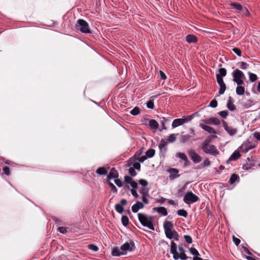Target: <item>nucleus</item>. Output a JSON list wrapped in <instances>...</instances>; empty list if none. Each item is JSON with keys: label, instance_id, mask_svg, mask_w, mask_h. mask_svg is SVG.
<instances>
[{"label": "nucleus", "instance_id": "1", "mask_svg": "<svg viewBox=\"0 0 260 260\" xmlns=\"http://www.w3.org/2000/svg\"><path fill=\"white\" fill-rule=\"evenodd\" d=\"M138 219L141 224L149 229L154 231L153 217L148 216L145 214L140 213L138 214Z\"/></svg>", "mask_w": 260, "mask_h": 260}, {"label": "nucleus", "instance_id": "2", "mask_svg": "<svg viewBox=\"0 0 260 260\" xmlns=\"http://www.w3.org/2000/svg\"><path fill=\"white\" fill-rule=\"evenodd\" d=\"M233 81L237 85L244 84V80L245 79L244 74L240 70L236 69L232 73Z\"/></svg>", "mask_w": 260, "mask_h": 260}, {"label": "nucleus", "instance_id": "3", "mask_svg": "<svg viewBox=\"0 0 260 260\" xmlns=\"http://www.w3.org/2000/svg\"><path fill=\"white\" fill-rule=\"evenodd\" d=\"M76 28L83 33L90 32L89 25L87 22L83 19H79L76 24Z\"/></svg>", "mask_w": 260, "mask_h": 260}, {"label": "nucleus", "instance_id": "4", "mask_svg": "<svg viewBox=\"0 0 260 260\" xmlns=\"http://www.w3.org/2000/svg\"><path fill=\"white\" fill-rule=\"evenodd\" d=\"M203 150L206 153L216 156L219 154V151L213 145H210L205 142L203 144Z\"/></svg>", "mask_w": 260, "mask_h": 260}, {"label": "nucleus", "instance_id": "5", "mask_svg": "<svg viewBox=\"0 0 260 260\" xmlns=\"http://www.w3.org/2000/svg\"><path fill=\"white\" fill-rule=\"evenodd\" d=\"M199 200V197L191 191L187 192L183 198V201L187 204L195 203Z\"/></svg>", "mask_w": 260, "mask_h": 260}, {"label": "nucleus", "instance_id": "6", "mask_svg": "<svg viewBox=\"0 0 260 260\" xmlns=\"http://www.w3.org/2000/svg\"><path fill=\"white\" fill-rule=\"evenodd\" d=\"M191 119V118H182L176 119L173 121L172 126L173 128H175L189 121Z\"/></svg>", "mask_w": 260, "mask_h": 260}, {"label": "nucleus", "instance_id": "7", "mask_svg": "<svg viewBox=\"0 0 260 260\" xmlns=\"http://www.w3.org/2000/svg\"><path fill=\"white\" fill-rule=\"evenodd\" d=\"M221 122L224 129L230 136H234L237 133V128L231 126H229L227 123L224 120H222Z\"/></svg>", "mask_w": 260, "mask_h": 260}, {"label": "nucleus", "instance_id": "8", "mask_svg": "<svg viewBox=\"0 0 260 260\" xmlns=\"http://www.w3.org/2000/svg\"><path fill=\"white\" fill-rule=\"evenodd\" d=\"M188 154L191 160L196 164L199 163L202 160V157L194 150H189Z\"/></svg>", "mask_w": 260, "mask_h": 260}, {"label": "nucleus", "instance_id": "9", "mask_svg": "<svg viewBox=\"0 0 260 260\" xmlns=\"http://www.w3.org/2000/svg\"><path fill=\"white\" fill-rule=\"evenodd\" d=\"M166 237L170 239H174L178 240L179 236L177 232L174 229L165 232Z\"/></svg>", "mask_w": 260, "mask_h": 260}, {"label": "nucleus", "instance_id": "10", "mask_svg": "<svg viewBox=\"0 0 260 260\" xmlns=\"http://www.w3.org/2000/svg\"><path fill=\"white\" fill-rule=\"evenodd\" d=\"M256 146L255 145H252L250 142L243 144L241 147H239L241 151L243 153H246L249 150L254 148Z\"/></svg>", "mask_w": 260, "mask_h": 260}, {"label": "nucleus", "instance_id": "11", "mask_svg": "<svg viewBox=\"0 0 260 260\" xmlns=\"http://www.w3.org/2000/svg\"><path fill=\"white\" fill-rule=\"evenodd\" d=\"M203 122L206 124H213L215 125H219L221 122L220 120L216 117H211L203 120Z\"/></svg>", "mask_w": 260, "mask_h": 260}, {"label": "nucleus", "instance_id": "12", "mask_svg": "<svg viewBox=\"0 0 260 260\" xmlns=\"http://www.w3.org/2000/svg\"><path fill=\"white\" fill-rule=\"evenodd\" d=\"M177 248V244L174 241H172L171 243L170 252L172 254H173V258L175 260L179 259V257H178Z\"/></svg>", "mask_w": 260, "mask_h": 260}, {"label": "nucleus", "instance_id": "13", "mask_svg": "<svg viewBox=\"0 0 260 260\" xmlns=\"http://www.w3.org/2000/svg\"><path fill=\"white\" fill-rule=\"evenodd\" d=\"M127 204V201L125 199H122L120 201V204H117L115 205V210L119 213H122L123 212L124 208L123 206Z\"/></svg>", "mask_w": 260, "mask_h": 260}, {"label": "nucleus", "instance_id": "14", "mask_svg": "<svg viewBox=\"0 0 260 260\" xmlns=\"http://www.w3.org/2000/svg\"><path fill=\"white\" fill-rule=\"evenodd\" d=\"M134 246L133 242L131 243H125L121 246V249L123 250L125 254L127 251H131L133 250V248Z\"/></svg>", "mask_w": 260, "mask_h": 260}, {"label": "nucleus", "instance_id": "15", "mask_svg": "<svg viewBox=\"0 0 260 260\" xmlns=\"http://www.w3.org/2000/svg\"><path fill=\"white\" fill-rule=\"evenodd\" d=\"M118 177V172L114 168H112L110 170V173L107 176V181H110V179H113V178L116 179Z\"/></svg>", "mask_w": 260, "mask_h": 260}, {"label": "nucleus", "instance_id": "16", "mask_svg": "<svg viewBox=\"0 0 260 260\" xmlns=\"http://www.w3.org/2000/svg\"><path fill=\"white\" fill-rule=\"evenodd\" d=\"M200 126L202 129H203L204 130H205V131L207 132L208 133H209L210 134H216L217 133L216 131L213 127L209 126L208 125L204 124L202 123H200Z\"/></svg>", "mask_w": 260, "mask_h": 260}, {"label": "nucleus", "instance_id": "17", "mask_svg": "<svg viewBox=\"0 0 260 260\" xmlns=\"http://www.w3.org/2000/svg\"><path fill=\"white\" fill-rule=\"evenodd\" d=\"M229 5L232 9L236 10L237 13H241L243 7L241 5L237 3H231Z\"/></svg>", "mask_w": 260, "mask_h": 260}, {"label": "nucleus", "instance_id": "18", "mask_svg": "<svg viewBox=\"0 0 260 260\" xmlns=\"http://www.w3.org/2000/svg\"><path fill=\"white\" fill-rule=\"evenodd\" d=\"M178 249L180 253L178 252V257H179V259H181V260H186L187 259V256L185 253V250L182 246H179Z\"/></svg>", "mask_w": 260, "mask_h": 260}, {"label": "nucleus", "instance_id": "19", "mask_svg": "<svg viewBox=\"0 0 260 260\" xmlns=\"http://www.w3.org/2000/svg\"><path fill=\"white\" fill-rule=\"evenodd\" d=\"M144 208V205L140 201H137L135 204L132 207V210L134 213H137L140 209Z\"/></svg>", "mask_w": 260, "mask_h": 260}, {"label": "nucleus", "instance_id": "20", "mask_svg": "<svg viewBox=\"0 0 260 260\" xmlns=\"http://www.w3.org/2000/svg\"><path fill=\"white\" fill-rule=\"evenodd\" d=\"M241 151L240 149H239V148L237 150L234 152V153L232 154V155L229 158L230 160H236L238 159L241 156L240 153Z\"/></svg>", "mask_w": 260, "mask_h": 260}, {"label": "nucleus", "instance_id": "21", "mask_svg": "<svg viewBox=\"0 0 260 260\" xmlns=\"http://www.w3.org/2000/svg\"><path fill=\"white\" fill-rule=\"evenodd\" d=\"M163 226L165 232L174 229V225L173 223L171 221L168 220L165 221L164 222Z\"/></svg>", "mask_w": 260, "mask_h": 260}, {"label": "nucleus", "instance_id": "22", "mask_svg": "<svg viewBox=\"0 0 260 260\" xmlns=\"http://www.w3.org/2000/svg\"><path fill=\"white\" fill-rule=\"evenodd\" d=\"M153 210L156 211L158 213L161 214L163 216H166L168 214V212L166 208L164 207H154Z\"/></svg>", "mask_w": 260, "mask_h": 260}, {"label": "nucleus", "instance_id": "23", "mask_svg": "<svg viewBox=\"0 0 260 260\" xmlns=\"http://www.w3.org/2000/svg\"><path fill=\"white\" fill-rule=\"evenodd\" d=\"M112 254L113 256H120L121 255L125 254L123 250L121 249L120 248L116 247L114 248L112 251Z\"/></svg>", "mask_w": 260, "mask_h": 260}, {"label": "nucleus", "instance_id": "24", "mask_svg": "<svg viewBox=\"0 0 260 260\" xmlns=\"http://www.w3.org/2000/svg\"><path fill=\"white\" fill-rule=\"evenodd\" d=\"M186 41L188 43H196L197 42L198 39L194 35H188L186 37Z\"/></svg>", "mask_w": 260, "mask_h": 260}, {"label": "nucleus", "instance_id": "25", "mask_svg": "<svg viewBox=\"0 0 260 260\" xmlns=\"http://www.w3.org/2000/svg\"><path fill=\"white\" fill-rule=\"evenodd\" d=\"M245 91V87L242 86V85H238L236 89V93L239 95H242L244 94Z\"/></svg>", "mask_w": 260, "mask_h": 260}, {"label": "nucleus", "instance_id": "26", "mask_svg": "<svg viewBox=\"0 0 260 260\" xmlns=\"http://www.w3.org/2000/svg\"><path fill=\"white\" fill-rule=\"evenodd\" d=\"M177 156L182 160H183L185 165H187L188 163V160L186 155L184 153L179 152L177 154Z\"/></svg>", "mask_w": 260, "mask_h": 260}, {"label": "nucleus", "instance_id": "27", "mask_svg": "<svg viewBox=\"0 0 260 260\" xmlns=\"http://www.w3.org/2000/svg\"><path fill=\"white\" fill-rule=\"evenodd\" d=\"M96 173L99 175H106L108 173V170L105 168L100 167L96 170Z\"/></svg>", "mask_w": 260, "mask_h": 260}, {"label": "nucleus", "instance_id": "28", "mask_svg": "<svg viewBox=\"0 0 260 260\" xmlns=\"http://www.w3.org/2000/svg\"><path fill=\"white\" fill-rule=\"evenodd\" d=\"M149 125L152 129H156L158 127V123L154 119L149 121Z\"/></svg>", "mask_w": 260, "mask_h": 260}, {"label": "nucleus", "instance_id": "29", "mask_svg": "<svg viewBox=\"0 0 260 260\" xmlns=\"http://www.w3.org/2000/svg\"><path fill=\"white\" fill-rule=\"evenodd\" d=\"M191 136L188 135H183L180 138V142L184 143L189 141Z\"/></svg>", "mask_w": 260, "mask_h": 260}, {"label": "nucleus", "instance_id": "30", "mask_svg": "<svg viewBox=\"0 0 260 260\" xmlns=\"http://www.w3.org/2000/svg\"><path fill=\"white\" fill-rule=\"evenodd\" d=\"M238 179H239V176L235 174H232L229 179V183L231 184H233V183H234L235 182V181Z\"/></svg>", "mask_w": 260, "mask_h": 260}, {"label": "nucleus", "instance_id": "31", "mask_svg": "<svg viewBox=\"0 0 260 260\" xmlns=\"http://www.w3.org/2000/svg\"><path fill=\"white\" fill-rule=\"evenodd\" d=\"M155 154V150L153 149H149L146 152V155L148 158L152 157Z\"/></svg>", "mask_w": 260, "mask_h": 260}, {"label": "nucleus", "instance_id": "32", "mask_svg": "<svg viewBox=\"0 0 260 260\" xmlns=\"http://www.w3.org/2000/svg\"><path fill=\"white\" fill-rule=\"evenodd\" d=\"M226 75V70L224 68H220L219 69V74H217L216 76H219V77L225 76Z\"/></svg>", "mask_w": 260, "mask_h": 260}, {"label": "nucleus", "instance_id": "33", "mask_svg": "<svg viewBox=\"0 0 260 260\" xmlns=\"http://www.w3.org/2000/svg\"><path fill=\"white\" fill-rule=\"evenodd\" d=\"M177 214L178 215L183 216L184 217H186L187 216V212L184 209H180L178 210Z\"/></svg>", "mask_w": 260, "mask_h": 260}, {"label": "nucleus", "instance_id": "34", "mask_svg": "<svg viewBox=\"0 0 260 260\" xmlns=\"http://www.w3.org/2000/svg\"><path fill=\"white\" fill-rule=\"evenodd\" d=\"M121 222L122 224L126 226L127 225L129 222V219L126 216H122L121 217Z\"/></svg>", "mask_w": 260, "mask_h": 260}, {"label": "nucleus", "instance_id": "35", "mask_svg": "<svg viewBox=\"0 0 260 260\" xmlns=\"http://www.w3.org/2000/svg\"><path fill=\"white\" fill-rule=\"evenodd\" d=\"M248 74L249 75V80L251 82H253L257 80V77L256 75L250 72L248 73Z\"/></svg>", "mask_w": 260, "mask_h": 260}, {"label": "nucleus", "instance_id": "36", "mask_svg": "<svg viewBox=\"0 0 260 260\" xmlns=\"http://www.w3.org/2000/svg\"><path fill=\"white\" fill-rule=\"evenodd\" d=\"M140 112V110L138 107H135L130 112V113L133 115H137Z\"/></svg>", "mask_w": 260, "mask_h": 260}, {"label": "nucleus", "instance_id": "37", "mask_svg": "<svg viewBox=\"0 0 260 260\" xmlns=\"http://www.w3.org/2000/svg\"><path fill=\"white\" fill-rule=\"evenodd\" d=\"M167 145V142L164 140H161V141H160V142L159 144V146H158L159 148L161 150H162V149L165 148Z\"/></svg>", "mask_w": 260, "mask_h": 260}, {"label": "nucleus", "instance_id": "38", "mask_svg": "<svg viewBox=\"0 0 260 260\" xmlns=\"http://www.w3.org/2000/svg\"><path fill=\"white\" fill-rule=\"evenodd\" d=\"M189 251L193 255H194V256H198L199 255V252L198 251V250L194 248H193V247H191L189 249Z\"/></svg>", "mask_w": 260, "mask_h": 260}, {"label": "nucleus", "instance_id": "39", "mask_svg": "<svg viewBox=\"0 0 260 260\" xmlns=\"http://www.w3.org/2000/svg\"><path fill=\"white\" fill-rule=\"evenodd\" d=\"M176 139V135L175 134H171L169 136L168 141L170 143H173L175 141Z\"/></svg>", "mask_w": 260, "mask_h": 260}, {"label": "nucleus", "instance_id": "40", "mask_svg": "<svg viewBox=\"0 0 260 260\" xmlns=\"http://www.w3.org/2000/svg\"><path fill=\"white\" fill-rule=\"evenodd\" d=\"M108 184H109V186L110 187L112 191L114 192H117V189L116 188V187H115V186L112 183H111L110 181H107Z\"/></svg>", "mask_w": 260, "mask_h": 260}, {"label": "nucleus", "instance_id": "41", "mask_svg": "<svg viewBox=\"0 0 260 260\" xmlns=\"http://www.w3.org/2000/svg\"><path fill=\"white\" fill-rule=\"evenodd\" d=\"M227 107L231 111H233L235 110V106L230 102H228Z\"/></svg>", "mask_w": 260, "mask_h": 260}, {"label": "nucleus", "instance_id": "42", "mask_svg": "<svg viewBox=\"0 0 260 260\" xmlns=\"http://www.w3.org/2000/svg\"><path fill=\"white\" fill-rule=\"evenodd\" d=\"M238 64L239 67L243 70L246 69L247 67L248 66V64L246 62L243 61L239 62Z\"/></svg>", "mask_w": 260, "mask_h": 260}, {"label": "nucleus", "instance_id": "43", "mask_svg": "<svg viewBox=\"0 0 260 260\" xmlns=\"http://www.w3.org/2000/svg\"><path fill=\"white\" fill-rule=\"evenodd\" d=\"M216 79L217 82L219 86L225 84L221 77H219V76H216Z\"/></svg>", "mask_w": 260, "mask_h": 260}, {"label": "nucleus", "instance_id": "44", "mask_svg": "<svg viewBox=\"0 0 260 260\" xmlns=\"http://www.w3.org/2000/svg\"><path fill=\"white\" fill-rule=\"evenodd\" d=\"M88 247L89 249L94 251H97L99 250V248L94 244H89L88 245Z\"/></svg>", "mask_w": 260, "mask_h": 260}, {"label": "nucleus", "instance_id": "45", "mask_svg": "<svg viewBox=\"0 0 260 260\" xmlns=\"http://www.w3.org/2000/svg\"><path fill=\"white\" fill-rule=\"evenodd\" d=\"M241 13H242V14L243 15H245V16H248L249 15L250 13L248 11V10H247V9L245 7H243L242 8V11H241Z\"/></svg>", "mask_w": 260, "mask_h": 260}, {"label": "nucleus", "instance_id": "46", "mask_svg": "<svg viewBox=\"0 0 260 260\" xmlns=\"http://www.w3.org/2000/svg\"><path fill=\"white\" fill-rule=\"evenodd\" d=\"M147 107L149 109H153L154 107V103L152 101H149L146 103Z\"/></svg>", "mask_w": 260, "mask_h": 260}, {"label": "nucleus", "instance_id": "47", "mask_svg": "<svg viewBox=\"0 0 260 260\" xmlns=\"http://www.w3.org/2000/svg\"><path fill=\"white\" fill-rule=\"evenodd\" d=\"M148 190L145 188H143L140 190V193L142 194V196H148L149 194L148 193Z\"/></svg>", "mask_w": 260, "mask_h": 260}, {"label": "nucleus", "instance_id": "48", "mask_svg": "<svg viewBox=\"0 0 260 260\" xmlns=\"http://www.w3.org/2000/svg\"><path fill=\"white\" fill-rule=\"evenodd\" d=\"M226 89V86L225 84L220 85V89L219 91V94H222L224 92L225 90Z\"/></svg>", "mask_w": 260, "mask_h": 260}, {"label": "nucleus", "instance_id": "49", "mask_svg": "<svg viewBox=\"0 0 260 260\" xmlns=\"http://www.w3.org/2000/svg\"><path fill=\"white\" fill-rule=\"evenodd\" d=\"M128 173L132 176H135L137 175V173L135 171V169L133 168L132 167L128 169Z\"/></svg>", "mask_w": 260, "mask_h": 260}, {"label": "nucleus", "instance_id": "50", "mask_svg": "<svg viewBox=\"0 0 260 260\" xmlns=\"http://www.w3.org/2000/svg\"><path fill=\"white\" fill-rule=\"evenodd\" d=\"M233 51L236 53L238 56H241V51L240 49L237 48H234L233 49Z\"/></svg>", "mask_w": 260, "mask_h": 260}, {"label": "nucleus", "instance_id": "51", "mask_svg": "<svg viewBox=\"0 0 260 260\" xmlns=\"http://www.w3.org/2000/svg\"><path fill=\"white\" fill-rule=\"evenodd\" d=\"M210 106L212 108H216L217 106V102L215 100H213L210 103Z\"/></svg>", "mask_w": 260, "mask_h": 260}, {"label": "nucleus", "instance_id": "52", "mask_svg": "<svg viewBox=\"0 0 260 260\" xmlns=\"http://www.w3.org/2000/svg\"><path fill=\"white\" fill-rule=\"evenodd\" d=\"M114 182L118 187H122L123 185V183L121 180L119 179H115L114 180Z\"/></svg>", "mask_w": 260, "mask_h": 260}, {"label": "nucleus", "instance_id": "53", "mask_svg": "<svg viewBox=\"0 0 260 260\" xmlns=\"http://www.w3.org/2000/svg\"><path fill=\"white\" fill-rule=\"evenodd\" d=\"M184 239H185V241L187 243L190 244V243H192V238L190 236H188V235L184 236Z\"/></svg>", "mask_w": 260, "mask_h": 260}, {"label": "nucleus", "instance_id": "54", "mask_svg": "<svg viewBox=\"0 0 260 260\" xmlns=\"http://www.w3.org/2000/svg\"><path fill=\"white\" fill-rule=\"evenodd\" d=\"M218 114L224 118H225L228 115V113L226 111H220L218 113Z\"/></svg>", "mask_w": 260, "mask_h": 260}, {"label": "nucleus", "instance_id": "55", "mask_svg": "<svg viewBox=\"0 0 260 260\" xmlns=\"http://www.w3.org/2000/svg\"><path fill=\"white\" fill-rule=\"evenodd\" d=\"M233 240L234 243L237 245H239L240 243V240L237 238H236L235 236H233Z\"/></svg>", "mask_w": 260, "mask_h": 260}, {"label": "nucleus", "instance_id": "56", "mask_svg": "<svg viewBox=\"0 0 260 260\" xmlns=\"http://www.w3.org/2000/svg\"><path fill=\"white\" fill-rule=\"evenodd\" d=\"M133 168L135 169H136V170H140V168H141V165L140 164L139 162H134L133 165Z\"/></svg>", "mask_w": 260, "mask_h": 260}, {"label": "nucleus", "instance_id": "57", "mask_svg": "<svg viewBox=\"0 0 260 260\" xmlns=\"http://www.w3.org/2000/svg\"><path fill=\"white\" fill-rule=\"evenodd\" d=\"M3 172H4V173L7 175H9L10 174V169L9 167H5L4 168H3Z\"/></svg>", "mask_w": 260, "mask_h": 260}, {"label": "nucleus", "instance_id": "58", "mask_svg": "<svg viewBox=\"0 0 260 260\" xmlns=\"http://www.w3.org/2000/svg\"><path fill=\"white\" fill-rule=\"evenodd\" d=\"M149 196H142V201L144 203L146 204H147L149 203V201L148 200V199L147 198L148 197H149Z\"/></svg>", "mask_w": 260, "mask_h": 260}, {"label": "nucleus", "instance_id": "59", "mask_svg": "<svg viewBox=\"0 0 260 260\" xmlns=\"http://www.w3.org/2000/svg\"><path fill=\"white\" fill-rule=\"evenodd\" d=\"M139 183L142 185L143 186L145 187L148 185V182L146 180L144 179H140L139 180Z\"/></svg>", "mask_w": 260, "mask_h": 260}, {"label": "nucleus", "instance_id": "60", "mask_svg": "<svg viewBox=\"0 0 260 260\" xmlns=\"http://www.w3.org/2000/svg\"><path fill=\"white\" fill-rule=\"evenodd\" d=\"M58 231L61 233H62V234H65L67 232V229L64 227H59L58 228Z\"/></svg>", "mask_w": 260, "mask_h": 260}, {"label": "nucleus", "instance_id": "61", "mask_svg": "<svg viewBox=\"0 0 260 260\" xmlns=\"http://www.w3.org/2000/svg\"><path fill=\"white\" fill-rule=\"evenodd\" d=\"M124 181L127 183H131V182L133 181L132 178L128 176H126L124 177Z\"/></svg>", "mask_w": 260, "mask_h": 260}, {"label": "nucleus", "instance_id": "62", "mask_svg": "<svg viewBox=\"0 0 260 260\" xmlns=\"http://www.w3.org/2000/svg\"><path fill=\"white\" fill-rule=\"evenodd\" d=\"M130 184L131 186L133 187V189H136L138 187V183L133 180L131 182Z\"/></svg>", "mask_w": 260, "mask_h": 260}, {"label": "nucleus", "instance_id": "63", "mask_svg": "<svg viewBox=\"0 0 260 260\" xmlns=\"http://www.w3.org/2000/svg\"><path fill=\"white\" fill-rule=\"evenodd\" d=\"M131 193L132 195L135 197L136 198H138L139 197L138 194L137 192V191L136 189H132L131 190Z\"/></svg>", "mask_w": 260, "mask_h": 260}, {"label": "nucleus", "instance_id": "64", "mask_svg": "<svg viewBox=\"0 0 260 260\" xmlns=\"http://www.w3.org/2000/svg\"><path fill=\"white\" fill-rule=\"evenodd\" d=\"M254 137L257 140L260 141V133L258 132H255L253 134Z\"/></svg>", "mask_w": 260, "mask_h": 260}]
</instances>
